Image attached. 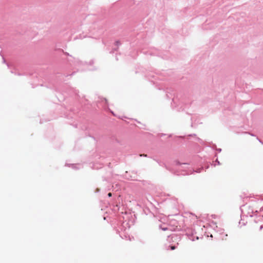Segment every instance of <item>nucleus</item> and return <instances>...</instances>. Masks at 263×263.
Segmentation results:
<instances>
[{"mask_svg":"<svg viewBox=\"0 0 263 263\" xmlns=\"http://www.w3.org/2000/svg\"><path fill=\"white\" fill-rule=\"evenodd\" d=\"M136 219L137 217L134 212L129 213L122 212L117 216L116 223L119 229L124 231L127 229H129L131 226L134 225Z\"/></svg>","mask_w":263,"mask_h":263,"instance_id":"f257e3e1","label":"nucleus"},{"mask_svg":"<svg viewBox=\"0 0 263 263\" xmlns=\"http://www.w3.org/2000/svg\"><path fill=\"white\" fill-rule=\"evenodd\" d=\"M57 111L59 112L60 116H64L67 119H73L79 121V119L84 118L85 111L78 106H73L69 108H66L62 105L58 106Z\"/></svg>","mask_w":263,"mask_h":263,"instance_id":"f03ea898","label":"nucleus"},{"mask_svg":"<svg viewBox=\"0 0 263 263\" xmlns=\"http://www.w3.org/2000/svg\"><path fill=\"white\" fill-rule=\"evenodd\" d=\"M59 51L63 53L61 58L63 60L65 61V62H67L68 64L72 65L73 64L79 63V60L73 57L68 52H64V50L61 49H59Z\"/></svg>","mask_w":263,"mask_h":263,"instance_id":"7ed1b4c3","label":"nucleus"},{"mask_svg":"<svg viewBox=\"0 0 263 263\" xmlns=\"http://www.w3.org/2000/svg\"><path fill=\"white\" fill-rule=\"evenodd\" d=\"M154 160L157 162V163L159 164V165L160 166L164 167L166 170H167L169 171L172 172L175 175L184 176V175H189L190 174L189 172H187L186 170H181V171H180L179 170H177V171H174L173 169H172L170 167L167 166L165 164V163H164L163 162H162L161 161H159V160H156V159H154Z\"/></svg>","mask_w":263,"mask_h":263,"instance_id":"20e7f679","label":"nucleus"},{"mask_svg":"<svg viewBox=\"0 0 263 263\" xmlns=\"http://www.w3.org/2000/svg\"><path fill=\"white\" fill-rule=\"evenodd\" d=\"M214 158H216V160L215 161V163L212 164L210 162H206L201 165V168H197L196 170V171H195V172L198 173H200L202 170H204V169L206 170V169L209 168L210 165H214V166H215L216 165H220L221 164V163L218 159V155H217V153H215V154L214 155Z\"/></svg>","mask_w":263,"mask_h":263,"instance_id":"39448f33","label":"nucleus"},{"mask_svg":"<svg viewBox=\"0 0 263 263\" xmlns=\"http://www.w3.org/2000/svg\"><path fill=\"white\" fill-rule=\"evenodd\" d=\"M185 235H186L192 241L198 240L199 239L198 236H196L195 238H192L197 233L194 229L193 228H187L185 230Z\"/></svg>","mask_w":263,"mask_h":263,"instance_id":"423d86ee","label":"nucleus"},{"mask_svg":"<svg viewBox=\"0 0 263 263\" xmlns=\"http://www.w3.org/2000/svg\"><path fill=\"white\" fill-rule=\"evenodd\" d=\"M76 72V71H73L71 73L69 74H63V73H57L56 76H55V78L56 79H58V81H59V82H64L65 81V78L66 77H67L68 76H73L75 74Z\"/></svg>","mask_w":263,"mask_h":263,"instance_id":"0eeeda50","label":"nucleus"},{"mask_svg":"<svg viewBox=\"0 0 263 263\" xmlns=\"http://www.w3.org/2000/svg\"><path fill=\"white\" fill-rule=\"evenodd\" d=\"M244 206H245V204L241 205L240 207V210L241 211V220L239 222V224H240L241 223V221H243V217L244 216L248 217V215L254 214L253 210L251 207H249V210H248V212L247 215L243 214V210L242 209V207Z\"/></svg>","mask_w":263,"mask_h":263,"instance_id":"6e6552de","label":"nucleus"},{"mask_svg":"<svg viewBox=\"0 0 263 263\" xmlns=\"http://www.w3.org/2000/svg\"><path fill=\"white\" fill-rule=\"evenodd\" d=\"M66 92L69 95H74L77 98L80 97L78 94L79 91L73 87L68 86L67 88Z\"/></svg>","mask_w":263,"mask_h":263,"instance_id":"1a4fd4ad","label":"nucleus"},{"mask_svg":"<svg viewBox=\"0 0 263 263\" xmlns=\"http://www.w3.org/2000/svg\"><path fill=\"white\" fill-rule=\"evenodd\" d=\"M166 96L167 99H172V102L171 103V106L172 107V108H174L173 104H176L174 93H172V92L167 91L166 92Z\"/></svg>","mask_w":263,"mask_h":263,"instance_id":"9d476101","label":"nucleus"},{"mask_svg":"<svg viewBox=\"0 0 263 263\" xmlns=\"http://www.w3.org/2000/svg\"><path fill=\"white\" fill-rule=\"evenodd\" d=\"M181 240V237L175 234H173L172 235H170L168 236L167 241L170 242L171 240L172 241H180Z\"/></svg>","mask_w":263,"mask_h":263,"instance_id":"9b49d317","label":"nucleus"},{"mask_svg":"<svg viewBox=\"0 0 263 263\" xmlns=\"http://www.w3.org/2000/svg\"><path fill=\"white\" fill-rule=\"evenodd\" d=\"M101 100L102 101H104V108H105V109H106V110L109 111L114 116L116 117V115L115 114V112L109 108L108 104V102H107V99L106 98H101Z\"/></svg>","mask_w":263,"mask_h":263,"instance_id":"f8f14e48","label":"nucleus"},{"mask_svg":"<svg viewBox=\"0 0 263 263\" xmlns=\"http://www.w3.org/2000/svg\"><path fill=\"white\" fill-rule=\"evenodd\" d=\"M124 177L128 180H137V179H135L134 176H130V172L126 171L123 175Z\"/></svg>","mask_w":263,"mask_h":263,"instance_id":"ddd939ff","label":"nucleus"},{"mask_svg":"<svg viewBox=\"0 0 263 263\" xmlns=\"http://www.w3.org/2000/svg\"><path fill=\"white\" fill-rule=\"evenodd\" d=\"M114 45L116 46V47L113 48L110 53H113L115 51H117L118 50L119 46L121 45V43L119 40H116L114 43Z\"/></svg>","mask_w":263,"mask_h":263,"instance_id":"4468645a","label":"nucleus"},{"mask_svg":"<svg viewBox=\"0 0 263 263\" xmlns=\"http://www.w3.org/2000/svg\"><path fill=\"white\" fill-rule=\"evenodd\" d=\"M143 213L145 215L151 214L152 216H154V214L151 211L150 209L148 207H145L143 209Z\"/></svg>","mask_w":263,"mask_h":263,"instance_id":"2eb2a0df","label":"nucleus"},{"mask_svg":"<svg viewBox=\"0 0 263 263\" xmlns=\"http://www.w3.org/2000/svg\"><path fill=\"white\" fill-rule=\"evenodd\" d=\"M185 137V136H175L173 138V140L175 141H178V140H184Z\"/></svg>","mask_w":263,"mask_h":263,"instance_id":"dca6fc26","label":"nucleus"},{"mask_svg":"<svg viewBox=\"0 0 263 263\" xmlns=\"http://www.w3.org/2000/svg\"><path fill=\"white\" fill-rule=\"evenodd\" d=\"M174 163L177 166H181V165H190V163H181L179 160H176L174 161Z\"/></svg>","mask_w":263,"mask_h":263,"instance_id":"f3484780","label":"nucleus"},{"mask_svg":"<svg viewBox=\"0 0 263 263\" xmlns=\"http://www.w3.org/2000/svg\"><path fill=\"white\" fill-rule=\"evenodd\" d=\"M66 166L71 167L73 170H78L79 168L77 166V164L73 163H66Z\"/></svg>","mask_w":263,"mask_h":263,"instance_id":"a211bd4d","label":"nucleus"},{"mask_svg":"<svg viewBox=\"0 0 263 263\" xmlns=\"http://www.w3.org/2000/svg\"><path fill=\"white\" fill-rule=\"evenodd\" d=\"M177 248V246L176 245H169L167 248V250H174Z\"/></svg>","mask_w":263,"mask_h":263,"instance_id":"6ab92c4d","label":"nucleus"},{"mask_svg":"<svg viewBox=\"0 0 263 263\" xmlns=\"http://www.w3.org/2000/svg\"><path fill=\"white\" fill-rule=\"evenodd\" d=\"M0 55H1V57H2V59H3V63L6 64L7 65V66H8V68H9V67H10V65L9 63H7V62H6V59H5V58H4V55L2 54V51H1V52H0Z\"/></svg>","mask_w":263,"mask_h":263,"instance_id":"aec40b11","label":"nucleus"},{"mask_svg":"<svg viewBox=\"0 0 263 263\" xmlns=\"http://www.w3.org/2000/svg\"><path fill=\"white\" fill-rule=\"evenodd\" d=\"M259 211L257 210H256L255 212H254V214H251L249 215L250 217H252L253 216H255L256 218H259L260 217V215H258Z\"/></svg>","mask_w":263,"mask_h":263,"instance_id":"412c9836","label":"nucleus"},{"mask_svg":"<svg viewBox=\"0 0 263 263\" xmlns=\"http://www.w3.org/2000/svg\"><path fill=\"white\" fill-rule=\"evenodd\" d=\"M57 99L58 100L61 102L62 100H65V97H63V95L61 94L60 93H59V95H57Z\"/></svg>","mask_w":263,"mask_h":263,"instance_id":"4be33fe9","label":"nucleus"},{"mask_svg":"<svg viewBox=\"0 0 263 263\" xmlns=\"http://www.w3.org/2000/svg\"><path fill=\"white\" fill-rule=\"evenodd\" d=\"M215 230H217L220 234H222L224 232V230L223 229L219 228L217 226H216Z\"/></svg>","mask_w":263,"mask_h":263,"instance_id":"5701e85b","label":"nucleus"},{"mask_svg":"<svg viewBox=\"0 0 263 263\" xmlns=\"http://www.w3.org/2000/svg\"><path fill=\"white\" fill-rule=\"evenodd\" d=\"M159 229H161L162 231H166L168 229V227L166 226H163L162 224H160L159 226Z\"/></svg>","mask_w":263,"mask_h":263,"instance_id":"b1692460","label":"nucleus"},{"mask_svg":"<svg viewBox=\"0 0 263 263\" xmlns=\"http://www.w3.org/2000/svg\"><path fill=\"white\" fill-rule=\"evenodd\" d=\"M196 140L199 142L201 144L203 145H205V142L200 138L196 137Z\"/></svg>","mask_w":263,"mask_h":263,"instance_id":"393cba45","label":"nucleus"},{"mask_svg":"<svg viewBox=\"0 0 263 263\" xmlns=\"http://www.w3.org/2000/svg\"><path fill=\"white\" fill-rule=\"evenodd\" d=\"M212 143V145L211 146H209V145H208L207 146L208 147H211L212 149L215 151L216 149L217 148V145L215 143H213L212 142H211Z\"/></svg>","mask_w":263,"mask_h":263,"instance_id":"a878e982","label":"nucleus"},{"mask_svg":"<svg viewBox=\"0 0 263 263\" xmlns=\"http://www.w3.org/2000/svg\"><path fill=\"white\" fill-rule=\"evenodd\" d=\"M51 120V119H41L40 123V124H42L44 122L49 121H50Z\"/></svg>","mask_w":263,"mask_h":263,"instance_id":"bb28decb","label":"nucleus"},{"mask_svg":"<svg viewBox=\"0 0 263 263\" xmlns=\"http://www.w3.org/2000/svg\"><path fill=\"white\" fill-rule=\"evenodd\" d=\"M130 173L134 174V177L135 179H137V172L135 171H133L132 172H130Z\"/></svg>","mask_w":263,"mask_h":263,"instance_id":"cd10ccee","label":"nucleus"},{"mask_svg":"<svg viewBox=\"0 0 263 263\" xmlns=\"http://www.w3.org/2000/svg\"><path fill=\"white\" fill-rule=\"evenodd\" d=\"M260 221H261V220L260 219V217L259 218H256V219H254V222L255 223H258Z\"/></svg>","mask_w":263,"mask_h":263,"instance_id":"c85d7f7f","label":"nucleus"},{"mask_svg":"<svg viewBox=\"0 0 263 263\" xmlns=\"http://www.w3.org/2000/svg\"><path fill=\"white\" fill-rule=\"evenodd\" d=\"M70 125H72L75 128H77L78 127V124L77 123H69Z\"/></svg>","mask_w":263,"mask_h":263,"instance_id":"c756f323","label":"nucleus"},{"mask_svg":"<svg viewBox=\"0 0 263 263\" xmlns=\"http://www.w3.org/2000/svg\"><path fill=\"white\" fill-rule=\"evenodd\" d=\"M215 151H216L217 153H220L222 151V149L221 148H217L216 149Z\"/></svg>","mask_w":263,"mask_h":263,"instance_id":"7c9ffc66","label":"nucleus"},{"mask_svg":"<svg viewBox=\"0 0 263 263\" xmlns=\"http://www.w3.org/2000/svg\"><path fill=\"white\" fill-rule=\"evenodd\" d=\"M150 76L152 78H154L155 80H157V76H155L154 74H152V75L151 74Z\"/></svg>","mask_w":263,"mask_h":263,"instance_id":"2f4dec72","label":"nucleus"},{"mask_svg":"<svg viewBox=\"0 0 263 263\" xmlns=\"http://www.w3.org/2000/svg\"><path fill=\"white\" fill-rule=\"evenodd\" d=\"M211 216L212 218H213L214 219H215V218H216L218 217V216L215 215V214H212L211 215Z\"/></svg>","mask_w":263,"mask_h":263,"instance_id":"473e14b6","label":"nucleus"},{"mask_svg":"<svg viewBox=\"0 0 263 263\" xmlns=\"http://www.w3.org/2000/svg\"><path fill=\"white\" fill-rule=\"evenodd\" d=\"M94 63V61L93 60H91L89 62V65H92V64H93Z\"/></svg>","mask_w":263,"mask_h":263,"instance_id":"72a5a7b5","label":"nucleus"},{"mask_svg":"<svg viewBox=\"0 0 263 263\" xmlns=\"http://www.w3.org/2000/svg\"><path fill=\"white\" fill-rule=\"evenodd\" d=\"M195 160H198L200 159L198 155L195 156L194 157Z\"/></svg>","mask_w":263,"mask_h":263,"instance_id":"f704fd0d","label":"nucleus"},{"mask_svg":"<svg viewBox=\"0 0 263 263\" xmlns=\"http://www.w3.org/2000/svg\"><path fill=\"white\" fill-rule=\"evenodd\" d=\"M188 137H193V136H196V135L195 134H192L187 135Z\"/></svg>","mask_w":263,"mask_h":263,"instance_id":"c9c22d12","label":"nucleus"},{"mask_svg":"<svg viewBox=\"0 0 263 263\" xmlns=\"http://www.w3.org/2000/svg\"><path fill=\"white\" fill-rule=\"evenodd\" d=\"M139 156L140 157H147V155H146V154H140L139 155Z\"/></svg>","mask_w":263,"mask_h":263,"instance_id":"e433bc0d","label":"nucleus"},{"mask_svg":"<svg viewBox=\"0 0 263 263\" xmlns=\"http://www.w3.org/2000/svg\"><path fill=\"white\" fill-rule=\"evenodd\" d=\"M100 190H100V189H99V188H97V189H96V190L95 192H96V193H99V192H100Z\"/></svg>","mask_w":263,"mask_h":263,"instance_id":"4c0bfd02","label":"nucleus"},{"mask_svg":"<svg viewBox=\"0 0 263 263\" xmlns=\"http://www.w3.org/2000/svg\"><path fill=\"white\" fill-rule=\"evenodd\" d=\"M112 193H110V192H109V193H108L107 194V196H108V197H111L112 196Z\"/></svg>","mask_w":263,"mask_h":263,"instance_id":"58836bf2","label":"nucleus"},{"mask_svg":"<svg viewBox=\"0 0 263 263\" xmlns=\"http://www.w3.org/2000/svg\"><path fill=\"white\" fill-rule=\"evenodd\" d=\"M211 222V223H212V224H213V225H214V226H216V224H217V223H216V222H215L214 221L212 220Z\"/></svg>","mask_w":263,"mask_h":263,"instance_id":"ea45409f","label":"nucleus"},{"mask_svg":"<svg viewBox=\"0 0 263 263\" xmlns=\"http://www.w3.org/2000/svg\"><path fill=\"white\" fill-rule=\"evenodd\" d=\"M178 111H183V109L181 107H180V108H178V109H177Z\"/></svg>","mask_w":263,"mask_h":263,"instance_id":"a19ab883","label":"nucleus"},{"mask_svg":"<svg viewBox=\"0 0 263 263\" xmlns=\"http://www.w3.org/2000/svg\"><path fill=\"white\" fill-rule=\"evenodd\" d=\"M247 221L246 222H244V221L242 222V226H246L247 224Z\"/></svg>","mask_w":263,"mask_h":263,"instance_id":"79ce46f5","label":"nucleus"},{"mask_svg":"<svg viewBox=\"0 0 263 263\" xmlns=\"http://www.w3.org/2000/svg\"><path fill=\"white\" fill-rule=\"evenodd\" d=\"M257 140L259 141V142L260 143H261V144H263V142H262V141H261V140H260L259 139H258V138H257Z\"/></svg>","mask_w":263,"mask_h":263,"instance_id":"37998d69","label":"nucleus"},{"mask_svg":"<svg viewBox=\"0 0 263 263\" xmlns=\"http://www.w3.org/2000/svg\"><path fill=\"white\" fill-rule=\"evenodd\" d=\"M165 134H159V136L160 137H162V136H165Z\"/></svg>","mask_w":263,"mask_h":263,"instance_id":"c03bdc74","label":"nucleus"},{"mask_svg":"<svg viewBox=\"0 0 263 263\" xmlns=\"http://www.w3.org/2000/svg\"><path fill=\"white\" fill-rule=\"evenodd\" d=\"M263 229V225H261L259 227V230L261 231Z\"/></svg>","mask_w":263,"mask_h":263,"instance_id":"a18cd8bd","label":"nucleus"},{"mask_svg":"<svg viewBox=\"0 0 263 263\" xmlns=\"http://www.w3.org/2000/svg\"><path fill=\"white\" fill-rule=\"evenodd\" d=\"M263 211V206L261 207V208L259 210V212H262Z\"/></svg>","mask_w":263,"mask_h":263,"instance_id":"49530a36","label":"nucleus"},{"mask_svg":"<svg viewBox=\"0 0 263 263\" xmlns=\"http://www.w3.org/2000/svg\"><path fill=\"white\" fill-rule=\"evenodd\" d=\"M119 119H123V118H126V117L125 116H124V117H121L120 116H119L118 117Z\"/></svg>","mask_w":263,"mask_h":263,"instance_id":"de8ad7c7","label":"nucleus"},{"mask_svg":"<svg viewBox=\"0 0 263 263\" xmlns=\"http://www.w3.org/2000/svg\"><path fill=\"white\" fill-rule=\"evenodd\" d=\"M249 134L252 136H255V135H254L253 134L249 133Z\"/></svg>","mask_w":263,"mask_h":263,"instance_id":"09e8293b","label":"nucleus"},{"mask_svg":"<svg viewBox=\"0 0 263 263\" xmlns=\"http://www.w3.org/2000/svg\"><path fill=\"white\" fill-rule=\"evenodd\" d=\"M172 135H173L172 134H170V135H168V137L171 138V137H172Z\"/></svg>","mask_w":263,"mask_h":263,"instance_id":"8fccbe9b","label":"nucleus"},{"mask_svg":"<svg viewBox=\"0 0 263 263\" xmlns=\"http://www.w3.org/2000/svg\"><path fill=\"white\" fill-rule=\"evenodd\" d=\"M155 73L157 75L159 74V71H158V72H155Z\"/></svg>","mask_w":263,"mask_h":263,"instance_id":"3c124183","label":"nucleus"},{"mask_svg":"<svg viewBox=\"0 0 263 263\" xmlns=\"http://www.w3.org/2000/svg\"><path fill=\"white\" fill-rule=\"evenodd\" d=\"M103 180L104 181V180H106V179L105 177H103Z\"/></svg>","mask_w":263,"mask_h":263,"instance_id":"603ef678","label":"nucleus"},{"mask_svg":"<svg viewBox=\"0 0 263 263\" xmlns=\"http://www.w3.org/2000/svg\"><path fill=\"white\" fill-rule=\"evenodd\" d=\"M104 220H106V217L104 216Z\"/></svg>","mask_w":263,"mask_h":263,"instance_id":"864d4df0","label":"nucleus"},{"mask_svg":"<svg viewBox=\"0 0 263 263\" xmlns=\"http://www.w3.org/2000/svg\"><path fill=\"white\" fill-rule=\"evenodd\" d=\"M130 176H134V174H132V173H130Z\"/></svg>","mask_w":263,"mask_h":263,"instance_id":"5fc2aeb1","label":"nucleus"},{"mask_svg":"<svg viewBox=\"0 0 263 263\" xmlns=\"http://www.w3.org/2000/svg\"><path fill=\"white\" fill-rule=\"evenodd\" d=\"M191 126L193 127V123L191 124Z\"/></svg>","mask_w":263,"mask_h":263,"instance_id":"6e6d98bb","label":"nucleus"},{"mask_svg":"<svg viewBox=\"0 0 263 263\" xmlns=\"http://www.w3.org/2000/svg\"><path fill=\"white\" fill-rule=\"evenodd\" d=\"M190 119H191V120L192 121V117H191Z\"/></svg>","mask_w":263,"mask_h":263,"instance_id":"4d7b16f0","label":"nucleus"},{"mask_svg":"<svg viewBox=\"0 0 263 263\" xmlns=\"http://www.w3.org/2000/svg\"><path fill=\"white\" fill-rule=\"evenodd\" d=\"M262 217L263 218V215L262 216Z\"/></svg>","mask_w":263,"mask_h":263,"instance_id":"13d9d810","label":"nucleus"}]
</instances>
